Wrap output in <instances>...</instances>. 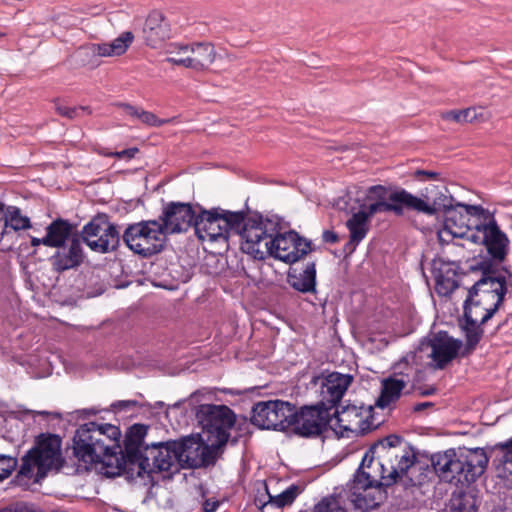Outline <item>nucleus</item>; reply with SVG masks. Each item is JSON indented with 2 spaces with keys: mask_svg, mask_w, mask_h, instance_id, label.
<instances>
[{
  "mask_svg": "<svg viewBox=\"0 0 512 512\" xmlns=\"http://www.w3.org/2000/svg\"><path fill=\"white\" fill-rule=\"evenodd\" d=\"M194 230L200 240L227 242L231 233L245 241L242 249L257 259L271 256L288 263L286 233L274 236L276 225L261 215L246 218L243 211L233 212L221 207L205 209L198 206Z\"/></svg>",
  "mask_w": 512,
  "mask_h": 512,
  "instance_id": "nucleus-1",
  "label": "nucleus"
},
{
  "mask_svg": "<svg viewBox=\"0 0 512 512\" xmlns=\"http://www.w3.org/2000/svg\"><path fill=\"white\" fill-rule=\"evenodd\" d=\"M367 199L371 203L366 207V210L354 213L346 223L350 232V239L344 250L348 253H352L366 237L369 230V220L376 214L392 213L397 217H402L405 210H407L433 216L436 212L434 206L429 205L406 189L396 186H370L367 190Z\"/></svg>",
  "mask_w": 512,
  "mask_h": 512,
  "instance_id": "nucleus-2",
  "label": "nucleus"
},
{
  "mask_svg": "<svg viewBox=\"0 0 512 512\" xmlns=\"http://www.w3.org/2000/svg\"><path fill=\"white\" fill-rule=\"evenodd\" d=\"M430 460L441 481L468 486L484 474L489 456L483 448H458L435 453Z\"/></svg>",
  "mask_w": 512,
  "mask_h": 512,
  "instance_id": "nucleus-3",
  "label": "nucleus"
},
{
  "mask_svg": "<svg viewBox=\"0 0 512 512\" xmlns=\"http://www.w3.org/2000/svg\"><path fill=\"white\" fill-rule=\"evenodd\" d=\"M464 207L473 218L478 219L475 224V231L468 239L474 243L482 244L490 257L492 263H502L505 261L509 249L510 240L508 236L500 229L494 214L483 208L481 205L458 204Z\"/></svg>",
  "mask_w": 512,
  "mask_h": 512,
  "instance_id": "nucleus-4",
  "label": "nucleus"
},
{
  "mask_svg": "<svg viewBox=\"0 0 512 512\" xmlns=\"http://www.w3.org/2000/svg\"><path fill=\"white\" fill-rule=\"evenodd\" d=\"M61 444L58 435L42 433L37 436L34 446L22 457L17 478H31L34 468H37L35 482H39L50 470H59L63 465Z\"/></svg>",
  "mask_w": 512,
  "mask_h": 512,
  "instance_id": "nucleus-5",
  "label": "nucleus"
},
{
  "mask_svg": "<svg viewBox=\"0 0 512 512\" xmlns=\"http://www.w3.org/2000/svg\"><path fill=\"white\" fill-rule=\"evenodd\" d=\"M165 239L157 219L129 224L122 233L125 246L134 254L144 258L161 252Z\"/></svg>",
  "mask_w": 512,
  "mask_h": 512,
  "instance_id": "nucleus-6",
  "label": "nucleus"
},
{
  "mask_svg": "<svg viewBox=\"0 0 512 512\" xmlns=\"http://www.w3.org/2000/svg\"><path fill=\"white\" fill-rule=\"evenodd\" d=\"M196 418L202 427L206 440L220 449L229 439V430L236 423V415L226 405L203 404L196 412Z\"/></svg>",
  "mask_w": 512,
  "mask_h": 512,
  "instance_id": "nucleus-7",
  "label": "nucleus"
},
{
  "mask_svg": "<svg viewBox=\"0 0 512 512\" xmlns=\"http://www.w3.org/2000/svg\"><path fill=\"white\" fill-rule=\"evenodd\" d=\"M179 458L175 448V440L157 442L147 445L144 455L134 467V477L144 474L179 470Z\"/></svg>",
  "mask_w": 512,
  "mask_h": 512,
  "instance_id": "nucleus-8",
  "label": "nucleus"
},
{
  "mask_svg": "<svg viewBox=\"0 0 512 512\" xmlns=\"http://www.w3.org/2000/svg\"><path fill=\"white\" fill-rule=\"evenodd\" d=\"M101 433L96 422L85 423L76 430L73 449L79 460L89 464L102 463L105 466L111 446L101 440Z\"/></svg>",
  "mask_w": 512,
  "mask_h": 512,
  "instance_id": "nucleus-9",
  "label": "nucleus"
},
{
  "mask_svg": "<svg viewBox=\"0 0 512 512\" xmlns=\"http://www.w3.org/2000/svg\"><path fill=\"white\" fill-rule=\"evenodd\" d=\"M175 448L181 468H200L213 464L219 447L206 440L204 435H190L175 440Z\"/></svg>",
  "mask_w": 512,
  "mask_h": 512,
  "instance_id": "nucleus-10",
  "label": "nucleus"
},
{
  "mask_svg": "<svg viewBox=\"0 0 512 512\" xmlns=\"http://www.w3.org/2000/svg\"><path fill=\"white\" fill-rule=\"evenodd\" d=\"M83 242L94 252L106 254L116 251L120 246L122 234L116 224L106 215H97L85 224L81 230Z\"/></svg>",
  "mask_w": 512,
  "mask_h": 512,
  "instance_id": "nucleus-11",
  "label": "nucleus"
},
{
  "mask_svg": "<svg viewBox=\"0 0 512 512\" xmlns=\"http://www.w3.org/2000/svg\"><path fill=\"white\" fill-rule=\"evenodd\" d=\"M331 429L330 412L325 402L302 407L290 414V432L301 437H316Z\"/></svg>",
  "mask_w": 512,
  "mask_h": 512,
  "instance_id": "nucleus-12",
  "label": "nucleus"
},
{
  "mask_svg": "<svg viewBox=\"0 0 512 512\" xmlns=\"http://www.w3.org/2000/svg\"><path fill=\"white\" fill-rule=\"evenodd\" d=\"M373 407L357 406L355 404L340 405L330 411L331 430L336 434L343 435L344 432L365 431L371 426L376 427L378 424L373 422Z\"/></svg>",
  "mask_w": 512,
  "mask_h": 512,
  "instance_id": "nucleus-13",
  "label": "nucleus"
},
{
  "mask_svg": "<svg viewBox=\"0 0 512 512\" xmlns=\"http://www.w3.org/2000/svg\"><path fill=\"white\" fill-rule=\"evenodd\" d=\"M147 430L146 425L138 423L128 429L122 454L120 458H115V471H107V474L111 476L125 474L128 478H134V467L144 455L140 448Z\"/></svg>",
  "mask_w": 512,
  "mask_h": 512,
  "instance_id": "nucleus-14",
  "label": "nucleus"
},
{
  "mask_svg": "<svg viewBox=\"0 0 512 512\" xmlns=\"http://www.w3.org/2000/svg\"><path fill=\"white\" fill-rule=\"evenodd\" d=\"M368 460L366 454L362 460L361 466L358 468L352 489L355 495V506L362 510H370L378 507L385 499L384 487L378 486L375 482L378 481L376 475L365 470V462Z\"/></svg>",
  "mask_w": 512,
  "mask_h": 512,
  "instance_id": "nucleus-15",
  "label": "nucleus"
},
{
  "mask_svg": "<svg viewBox=\"0 0 512 512\" xmlns=\"http://www.w3.org/2000/svg\"><path fill=\"white\" fill-rule=\"evenodd\" d=\"M198 206V204L192 206L190 203L176 201L165 204L159 219H157L165 237L194 228Z\"/></svg>",
  "mask_w": 512,
  "mask_h": 512,
  "instance_id": "nucleus-16",
  "label": "nucleus"
},
{
  "mask_svg": "<svg viewBox=\"0 0 512 512\" xmlns=\"http://www.w3.org/2000/svg\"><path fill=\"white\" fill-rule=\"evenodd\" d=\"M452 197L447 198L446 196L439 198L438 200H434L431 206H434L436 211L439 208H443L444 210V228L454 237H467L475 231V224L478 223V219L475 218L473 222L469 217H473L468 211L459 206L457 203L455 206L452 205ZM437 212H435L436 214Z\"/></svg>",
  "mask_w": 512,
  "mask_h": 512,
  "instance_id": "nucleus-17",
  "label": "nucleus"
},
{
  "mask_svg": "<svg viewBox=\"0 0 512 512\" xmlns=\"http://www.w3.org/2000/svg\"><path fill=\"white\" fill-rule=\"evenodd\" d=\"M288 402L281 400L258 402L252 408L251 422L261 429L286 431L288 429Z\"/></svg>",
  "mask_w": 512,
  "mask_h": 512,
  "instance_id": "nucleus-18",
  "label": "nucleus"
},
{
  "mask_svg": "<svg viewBox=\"0 0 512 512\" xmlns=\"http://www.w3.org/2000/svg\"><path fill=\"white\" fill-rule=\"evenodd\" d=\"M415 460L416 456L412 450H402V456L398 460L379 458L375 461L371 457L368 464L365 463V468H374L380 472L379 476H376L378 481L375 482L378 486L390 487L396 482L397 478L407 473Z\"/></svg>",
  "mask_w": 512,
  "mask_h": 512,
  "instance_id": "nucleus-19",
  "label": "nucleus"
},
{
  "mask_svg": "<svg viewBox=\"0 0 512 512\" xmlns=\"http://www.w3.org/2000/svg\"><path fill=\"white\" fill-rule=\"evenodd\" d=\"M483 291V293L473 294L472 289L468 290L467 298L464 302V319L480 321V324L487 323L503 304L502 298Z\"/></svg>",
  "mask_w": 512,
  "mask_h": 512,
  "instance_id": "nucleus-20",
  "label": "nucleus"
},
{
  "mask_svg": "<svg viewBox=\"0 0 512 512\" xmlns=\"http://www.w3.org/2000/svg\"><path fill=\"white\" fill-rule=\"evenodd\" d=\"M413 371V367L407 362L398 364L394 368L393 375L382 381L381 393L375 401V405L384 409L396 402L400 398L402 390L410 382V375Z\"/></svg>",
  "mask_w": 512,
  "mask_h": 512,
  "instance_id": "nucleus-21",
  "label": "nucleus"
},
{
  "mask_svg": "<svg viewBox=\"0 0 512 512\" xmlns=\"http://www.w3.org/2000/svg\"><path fill=\"white\" fill-rule=\"evenodd\" d=\"M82 242L80 233L73 235L70 241L62 246L55 247L57 250L49 259L52 269L57 273H62L82 265L85 259Z\"/></svg>",
  "mask_w": 512,
  "mask_h": 512,
  "instance_id": "nucleus-22",
  "label": "nucleus"
},
{
  "mask_svg": "<svg viewBox=\"0 0 512 512\" xmlns=\"http://www.w3.org/2000/svg\"><path fill=\"white\" fill-rule=\"evenodd\" d=\"M462 345L461 340L452 338L447 332L440 331L434 334L428 346L431 348L430 357L435 362V367L445 368L461 352Z\"/></svg>",
  "mask_w": 512,
  "mask_h": 512,
  "instance_id": "nucleus-23",
  "label": "nucleus"
},
{
  "mask_svg": "<svg viewBox=\"0 0 512 512\" xmlns=\"http://www.w3.org/2000/svg\"><path fill=\"white\" fill-rule=\"evenodd\" d=\"M479 268L482 270L483 276L470 288L472 289L473 294L487 291L488 293L495 295L494 299L496 300L497 297L501 296L503 302L507 293L505 276L496 275V270L490 261H482L479 264Z\"/></svg>",
  "mask_w": 512,
  "mask_h": 512,
  "instance_id": "nucleus-24",
  "label": "nucleus"
},
{
  "mask_svg": "<svg viewBox=\"0 0 512 512\" xmlns=\"http://www.w3.org/2000/svg\"><path fill=\"white\" fill-rule=\"evenodd\" d=\"M352 380L353 377L351 375L333 372L322 381V402L326 401L329 404L326 405L329 408V412L340 402Z\"/></svg>",
  "mask_w": 512,
  "mask_h": 512,
  "instance_id": "nucleus-25",
  "label": "nucleus"
},
{
  "mask_svg": "<svg viewBox=\"0 0 512 512\" xmlns=\"http://www.w3.org/2000/svg\"><path fill=\"white\" fill-rule=\"evenodd\" d=\"M189 52L186 58L188 69L196 72L207 71L215 62L216 50L210 42H193L188 44Z\"/></svg>",
  "mask_w": 512,
  "mask_h": 512,
  "instance_id": "nucleus-26",
  "label": "nucleus"
},
{
  "mask_svg": "<svg viewBox=\"0 0 512 512\" xmlns=\"http://www.w3.org/2000/svg\"><path fill=\"white\" fill-rule=\"evenodd\" d=\"M512 438L505 442L496 443L490 449L492 457V466L497 472V476L503 479L512 477Z\"/></svg>",
  "mask_w": 512,
  "mask_h": 512,
  "instance_id": "nucleus-27",
  "label": "nucleus"
},
{
  "mask_svg": "<svg viewBox=\"0 0 512 512\" xmlns=\"http://www.w3.org/2000/svg\"><path fill=\"white\" fill-rule=\"evenodd\" d=\"M168 36L167 24L164 22L163 15L157 11L151 12L143 27L145 43L148 46L155 48Z\"/></svg>",
  "mask_w": 512,
  "mask_h": 512,
  "instance_id": "nucleus-28",
  "label": "nucleus"
},
{
  "mask_svg": "<svg viewBox=\"0 0 512 512\" xmlns=\"http://www.w3.org/2000/svg\"><path fill=\"white\" fill-rule=\"evenodd\" d=\"M75 226L66 219L57 218L46 227V241L48 247L55 248L70 241L75 235Z\"/></svg>",
  "mask_w": 512,
  "mask_h": 512,
  "instance_id": "nucleus-29",
  "label": "nucleus"
},
{
  "mask_svg": "<svg viewBox=\"0 0 512 512\" xmlns=\"http://www.w3.org/2000/svg\"><path fill=\"white\" fill-rule=\"evenodd\" d=\"M432 275L435 280V288L438 294L447 296L458 288L457 273L449 264L440 263L439 267L434 264Z\"/></svg>",
  "mask_w": 512,
  "mask_h": 512,
  "instance_id": "nucleus-30",
  "label": "nucleus"
},
{
  "mask_svg": "<svg viewBox=\"0 0 512 512\" xmlns=\"http://www.w3.org/2000/svg\"><path fill=\"white\" fill-rule=\"evenodd\" d=\"M98 428L102 432L101 440L111 446V450L107 454L105 466L115 471V458H120L122 448L120 446V429L112 424H98Z\"/></svg>",
  "mask_w": 512,
  "mask_h": 512,
  "instance_id": "nucleus-31",
  "label": "nucleus"
},
{
  "mask_svg": "<svg viewBox=\"0 0 512 512\" xmlns=\"http://www.w3.org/2000/svg\"><path fill=\"white\" fill-rule=\"evenodd\" d=\"M372 449L379 454L378 458L384 460H392V458L398 460L402 456V450H410L403 438L396 434H390L379 440Z\"/></svg>",
  "mask_w": 512,
  "mask_h": 512,
  "instance_id": "nucleus-32",
  "label": "nucleus"
},
{
  "mask_svg": "<svg viewBox=\"0 0 512 512\" xmlns=\"http://www.w3.org/2000/svg\"><path fill=\"white\" fill-rule=\"evenodd\" d=\"M133 40V33L125 31L110 43L93 44L92 52L102 57L120 56L127 51Z\"/></svg>",
  "mask_w": 512,
  "mask_h": 512,
  "instance_id": "nucleus-33",
  "label": "nucleus"
},
{
  "mask_svg": "<svg viewBox=\"0 0 512 512\" xmlns=\"http://www.w3.org/2000/svg\"><path fill=\"white\" fill-rule=\"evenodd\" d=\"M293 269V274L290 272V278L293 281L290 283L295 290L302 293L315 292L316 287V263L315 261L306 263L305 267L297 274V268Z\"/></svg>",
  "mask_w": 512,
  "mask_h": 512,
  "instance_id": "nucleus-34",
  "label": "nucleus"
},
{
  "mask_svg": "<svg viewBox=\"0 0 512 512\" xmlns=\"http://www.w3.org/2000/svg\"><path fill=\"white\" fill-rule=\"evenodd\" d=\"M483 324H480V321H472L470 319H465V338L466 344L463 350L460 352L462 357H466L470 355L480 342L483 337L484 330L482 328Z\"/></svg>",
  "mask_w": 512,
  "mask_h": 512,
  "instance_id": "nucleus-35",
  "label": "nucleus"
},
{
  "mask_svg": "<svg viewBox=\"0 0 512 512\" xmlns=\"http://www.w3.org/2000/svg\"><path fill=\"white\" fill-rule=\"evenodd\" d=\"M449 512H477V498L468 492H454L449 501Z\"/></svg>",
  "mask_w": 512,
  "mask_h": 512,
  "instance_id": "nucleus-36",
  "label": "nucleus"
},
{
  "mask_svg": "<svg viewBox=\"0 0 512 512\" xmlns=\"http://www.w3.org/2000/svg\"><path fill=\"white\" fill-rule=\"evenodd\" d=\"M290 243L293 246V251L290 252V266L295 265L314 250L310 240L292 229H290Z\"/></svg>",
  "mask_w": 512,
  "mask_h": 512,
  "instance_id": "nucleus-37",
  "label": "nucleus"
},
{
  "mask_svg": "<svg viewBox=\"0 0 512 512\" xmlns=\"http://www.w3.org/2000/svg\"><path fill=\"white\" fill-rule=\"evenodd\" d=\"M2 214H4L5 226H10L15 231L31 228L29 217L23 216L21 210L16 206H5Z\"/></svg>",
  "mask_w": 512,
  "mask_h": 512,
  "instance_id": "nucleus-38",
  "label": "nucleus"
},
{
  "mask_svg": "<svg viewBox=\"0 0 512 512\" xmlns=\"http://www.w3.org/2000/svg\"><path fill=\"white\" fill-rule=\"evenodd\" d=\"M166 52L168 54V57L166 59L167 62L173 65L188 68L186 61L189 52L188 44H170Z\"/></svg>",
  "mask_w": 512,
  "mask_h": 512,
  "instance_id": "nucleus-39",
  "label": "nucleus"
},
{
  "mask_svg": "<svg viewBox=\"0 0 512 512\" xmlns=\"http://www.w3.org/2000/svg\"><path fill=\"white\" fill-rule=\"evenodd\" d=\"M445 120H451L456 123H471L477 119V112L474 108L464 110H450L442 114Z\"/></svg>",
  "mask_w": 512,
  "mask_h": 512,
  "instance_id": "nucleus-40",
  "label": "nucleus"
},
{
  "mask_svg": "<svg viewBox=\"0 0 512 512\" xmlns=\"http://www.w3.org/2000/svg\"><path fill=\"white\" fill-rule=\"evenodd\" d=\"M314 512H346L340 500L334 496L323 498L314 508Z\"/></svg>",
  "mask_w": 512,
  "mask_h": 512,
  "instance_id": "nucleus-41",
  "label": "nucleus"
},
{
  "mask_svg": "<svg viewBox=\"0 0 512 512\" xmlns=\"http://www.w3.org/2000/svg\"><path fill=\"white\" fill-rule=\"evenodd\" d=\"M0 512H43L34 504L25 501H15L0 509Z\"/></svg>",
  "mask_w": 512,
  "mask_h": 512,
  "instance_id": "nucleus-42",
  "label": "nucleus"
},
{
  "mask_svg": "<svg viewBox=\"0 0 512 512\" xmlns=\"http://www.w3.org/2000/svg\"><path fill=\"white\" fill-rule=\"evenodd\" d=\"M17 466V459L11 456L0 454V479L8 478Z\"/></svg>",
  "mask_w": 512,
  "mask_h": 512,
  "instance_id": "nucleus-43",
  "label": "nucleus"
},
{
  "mask_svg": "<svg viewBox=\"0 0 512 512\" xmlns=\"http://www.w3.org/2000/svg\"><path fill=\"white\" fill-rule=\"evenodd\" d=\"M56 111L63 117L68 119H74L80 115L81 112L91 113V110L88 106H79V107H68L64 105H56Z\"/></svg>",
  "mask_w": 512,
  "mask_h": 512,
  "instance_id": "nucleus-44",
  "label": "nucleus"
},
{
  "mask_svg": "<svg viewBox=\"0 0 512 512\" xmlns=\"http://www.w3.org/2000/svg\"><path fill=\"white\" fill-rule=\"evenodd\" d=\"M138 120L152 127H160L168 122V120L159 119L154 113L144 109L141 110Z\"/></svg>",
  "mask_w": 512,
  "mask_h": 512,
  "instance_id": "nucleus-45",
  "label": "nucleus"
},
{
  "mask_svg": "<svg viewBox=\"0 0 512 512\" xmlns=\"http://www.w3.org/2000/svg\"><path fill=\"white\" fill-rule=\"evenodd\" d=\"M269 502L265 503L263 506L275 505L277 508H283L288 505V489L283 490L278 496L272 497L269 495Z\"/></svg>",
  "mask_w": 512,
  "mask_h": 512,
  "instance_id": "nucleus-46",
  "label": "nucleus"
},
{
  "mask_svg": "<svg viewBox=\"0 0 512 512\" xmlns=\"http://www.w3.org/2000/svg\"><path fill=\"white\" fill-rule=\"evenodd\" d=\"M118 106L131 118L138 119L142 108L127 103H120Z\"/></svg>",
  "mask_w": 512,
  "mask_h": 512,
  "instance_id": "nucleus-47",
  "label": "nucleus"
},
{
  "mask_svg": "<svg viewBox=\"0 0 512 512\" xmlns=\"http://www.w3.org/2000/svg\"><path fill=\"white\" fill-rule=\"evenodd\" d=\"M139 152V149L137 147H132L128 149H124L122 151H117L112 154V156L117 157L119 159H132L135 157V155Z\"/></svg>",
  "mask_w": 512,
  "mask_h": 512,
  "instance_id": "nucleus-48",
  "label": "nucleus"
},
{
  "mask_svg": "<svg viewBox=\"0 0 512 512\" xmlns=\"http://www.w3.org/2000/svg\"><path fill=\"white\" fill-rule=\"evenodd\" d=\"M220 506V501L215 498L205 499L202 503V510L204 512H215Z\"/></svg>",
  "mask_w": 512,
  "mask_h": 512,
  "instance_id": "nucleus-49",
  "label": "nucleus"
},
{
  "mask_svg": "<svg viewBox=\"0 0 512 512\" xmlns=\"http://www.w3.org/2000/svg\"><path fill=\"white\" fill-rule=\"evenodd\" d=\"M305 486L306 484L304 482L290 485V505L295 500V498L304 491Z\"/></svg>",
  "mask_w": 512,
  "mask_h": 512,
  "instance_id": "nucleus-50",
  "label": "nucleus"
},
{
  "mask_svg": "<svg viewBox=\"0 0 512 512\" xmlns=\"http://www.w3.org/2000/svg\"><path fill=\"white\" fill-rule=\"evenodd\" d=\"M322 240L327 244H335L339 241L337 233L332 230H325L322 233Z\"/></svg>",
  "mask_w": 512,
  "mask_h": 512,
  "instance_id": "nucleus-51",
  "label": "nucleus"
},
{
  "mask_svg": "<svg viewBox=\"0 0 512 512\" xmlns=\"http://www.w3.org/2000/svg\"><path fill=\"white\" fill-rule=\"evenodd\" d=\"M415 178L422 179V177H425L426 179H437L439 174L434 171H427V170H416L414 173Z\"/></svg>",
  "mask_w": 512,
  "mask_h": 512,
  "instance_id": "nucleus-52",
  "label": "nucleus"
},
{
  "mask_svg": "<svg viewBox=\"0 0 512 512\" xmlns=\"http://www.w3.org/2000/svg\"><path fill=\"white\" fill-rule=\"evenodd\" d=\"M138 405V402L136 400H123L119 401L118 403L114 404V407H120L122 409L132 408L136 407Z\"/></svg>",
  "mask_w": 512,
  "mask_h": 512,
  "instance_id": "nucleus-53",
  "label": "nucleus"
},
{
  "mask_svg": "<svg viewBox=\"0 0 512 512\" xmlns=\"http://www.w3.org/2000/svg\"><path fill=\"white\" fill-rule=\"evenodd\" d=\"M40 245H44L48 247V242L46 241V235L42 238L31 237V246L38 247Z\"/></svg>",
  "mask_w": 512,
  "mask_h": 512,
  "instance_id": "nucleus-54",
  "label": "nucleus"
},
{
  "mask_svg": "<svg viewBox=\"0 0 512 512\" xmlns=\"http://www.w3.org/2000/svg\"><path fill=\"white\" fill-rule=\"evenodd\" d=\"M433 406V403L431 402H422V403H418L415 407H414V410L415 411H422L428 407H431Z\"/></svg>",
  "mask_w": 512,
  "mask_h": 512,
  "instance_id": "nucleus-55",
  "label": "nucleus"
},
{
  "mask_svg": "<svg viewBox=\"0 0 512 512\" xmlns=\"http://www.w3.org/2000/svg\"><path fill=\"white\" fill-rule=\"evenodd\" d=\"M419 391L421 396H428L434 394L436 392V389L434 387H430L428 389L419 388Z\"/></svg>",
  "mask_w": 512,
  "mask_h": 512,
  "instance_id": "nucleus-56",
  "label": "nucleus"
},
{
  "mask_svg": "<svg viewBox=\"0 0 512 512\" xmlns=\"http://www.w3.org/2000/svg\"><path fill=\"white\" fill-rule=\"evenodd\" d=\"M5 210V204L3 202H0V215L4 212Z\"/></svg>",
  "mask_w": 512,
  "mask_h": 512,
  "instance_id": "nucleus-57",
  "label": "nucleus"
},
{
  "mask_svg": "<svg viewBox=\"0 0 512 512\" xmlns=\"http://www.w3.org/2000/svg\"><path fill=\"white\" fill-rule=\"evenodd\" d=\"M419 198H420V199H423L425 202H427L428 204H430L427 200H425V199H427V196H424V198H421V197H419Z\"/></svg>",
  "mask_w": 512,
  "mask_h": 512,
  "instance_id": "nucleus-58",
  "label": "nucleus"
},
{
  "mask_svg": "<svg viewBox=\"0 0 512 512\" xmlns=\"http://www.w3.org/2000/svg\"><path fill=\"white\" fill-rule=\"evenodd\" d=\"M38 414H47V412L42 411V412H38Z\"/></svg>",
  "mask_w": 512,
  "mask_h": 512,
  "instance_id": "nucleus-59",
  "label": "nucleus"
}]
</instances>
